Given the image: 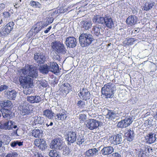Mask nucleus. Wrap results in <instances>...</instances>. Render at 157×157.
<instances>
[{"mask_svg":"<svg viewBox=\"0 0 157 157\" xmlns=\"http://www.w3.org/2000/svg\"><path fill=\"white\" fill-rule=\"evenodd\" d=\"M116 90L115 85L109 82L101 88V93L106 98H112L113 96L114 92Z\"/></svg>","mask_w":157,"mask_h":157,"instance_id":"nucleus-1","label":"nucleus"},{"mask_svg":"<svg viewBox=\"0 0 157 157\" xmlns=\"http://www.w3.org/2000/svg\"><path fill=\"white\" fill-rule=\"evenodd\" d=\"M94 40L92 35L89 33H82L79 37V43L82 47L88 46Z\"/></svg>","mask_w":157,"mask_h":157,"instance_id":"nucleus-2","label":"nucleus"},{"mask_svg":"<svg viewBox=\"0 0 157 157\" xmlns=\"http://www.w3.org/2000/svg\"><path fill=\"white\" fill-rule=\"evenodd\" d=\"M20 72L33 78H36L38 76V72L35 68L29 66H27L25 68L20 70Z\"/></svg>","mask_w":157,"mask_h":157,"instance_id":"nucleus-3","label":"nucleus"},{"mask_svg":"<svg viewBox=\"0 0 157 157\" xmlns=\"http://www.w3.org/2000/svg\"><path fill=\"white\" fill-rule=\"evenodd\" d=\"M52 48L59 54H65L67 50L64 44L59 41H53L51 44Z\"/></svg>","mask_w":157,"mask_h":157,"instance_id":"nucleus-4","label":"nucleus"},{"mask_svg":"<svg viewBox=\"0 0 157 157\" xmlns=\"http://www.w3.org/2000/svg\"><path fill=\"white\" fill-rule=\"evenodd\" d=\"M19 80L20 84L23 88L29 87L30 85L32 83L33 79L27 75L26 74H23L22 73L19 77Z\"/></svg>","mask_w":157,"mask_h":157,"instance_id":"nucleus-5","label":"nucleus"},{"mask_svg":"<svg viewBox=\"0 0 157 157\" xmlns=\"http://www.w3.org/2000/svg\"><path fill=\"white\" fill-rule=\"evenodd\" d=\"M63 142L59 138L54 139L50 144V148L52 149L61 150L63 147Z\"/></svg>","mask_w":157,"mask_h":157,"instance_id":"nucleus-6","label":"nucleus"},{"mask_svg":"<svg viewBox=\"0 0 157 157\" xmlns=\"http://www.w3.org/2000/svg\"><path fill=\"white\" fill-rule=\"evenodd\" d=\"M101 124V122L94 119H88L86 121L85 123L86 127L91 130L97 128Z\"/></svg>","mask_w":157,"mask_h":157,"instance_id":"nucleus-7","label":"nucleus"},{"mask_svg":"<svg viewBox=\"0 0 157 157\" xmlns=\"http://www.w3.org/2000/svg\"><path fill=\"white\" fill-rule=\"evenodd\" d=\"M13 25V22H11L2 27L0 32L1 35L4 36H7L12 30Z\"/></svg>","mask_w":157,"mask_h":157,"instance_id":"nucleus-8","label":"nucleus"},{"mask_svg":"<svg viewBox=\"0 0 157 157\" xmlns=\"http://www.w3.org/2000/svg\"><path fill=\"white\" fill-rule=\"evenodd\" d=\"M77 136L76 132L73 131L68 132L66 139L67 141V144L70 145L71 144L74 143L76 141Z\"/></svg>","mask_w":157,"mask_h":157,"instance_id":"nucleus-9","label":"nucleus"},{"mask_svg":"<svg viewBox=\"0 0 157 157\" xmlns=\"http://www.w3.org/2000/svg\"><path fill=\"white\" fill-rule=\"evenodd\" d=\"M67 113L65 110L60 109L59 112L56 113L55 116V120L56 121H63L67 117Z\"/></svg>","mask_w":157,"mask_h":157,"instance_id":"nucleus-10","label":"nucleus"},{"mask_svg":"<svg viewBox=\"0 0 157 157\" xmlns=\"http://www.w3.org/2000/svg\"><path fill=\"white\" fill-rule=\"evenodd\" d=\"M133 121V119L132 117L126 118L118 122L117 126L119 128H126L129 126Z\"/></svg>","mask_w":157,"mask_h":157,"instance_id":"nucleus-11","label":"nucleus"},{"mask_svg":"<svg viewBox=\"0 0 157 157\" xmlns=\"http://www.w3.org/2000/svg\"><path fill=\"white\" fill-rule=\"evenodd\" d=\"M34 59L36 63L40 64H43L46 60L45 56L41 53L34 54Z\"/></svg>","mask_w":157,"mask_h":157,"instance_id":"nucleus-12","label":"nucleus"},{"mask_svg":"<svg viewBox=\"0 0 157 157\" xmlns=\"http://www.w3.org/2000/svg\"><path fill=\"white\" fill-rule=\"evenodd\" d=\"M65 44L70 48H74L76 45V40L73 36H69L66 38Z\"/></svg>","mask_w":157,"mask_h":157,"instance_id":"nucleus-13","label":"nucleus"},{"mask_svg":"<svg viewBox=\"0 0 157 157\" xmlns=\"http://www.w3.org/2000/svg\"><path fill=\"white\" fill-rule=\"evenodd\" d=\"M80 98L85 100H87L90 98V93L88 90L86 88H83L78 94Z\"/></svg>","mask_w":157,"mask_h":157,"instance_id":"nucleus-14","label":"nucleus"},{"mask_svg":"<svg viewBox=\"0 0 157 157\" xmlns=\"http://www.w3.org/2000/svg\"><path fill=\"white\" fill-rule=\"evenodd\" d=\"M94 35L97 37H100L104 33L105 30L101 25H96L92 28Z\"/></svg>","mask_w":157,"mask_h":157,"instance_id":"nucleus-15","label":"nucleus"},{"mask_svg":"<svg viewBox=\"0 0 157 157\" xmlns=\"http://www.w3.org/2000/svg\"><path fill=\"white\" fill-rule=\"evenodd\" d=\"M34 144L42 151L44 150L47 147L46 142L43 139H36Z\"/></svg>","mask_w":157,"mask_h":157,"instance_id":"nucleus-16","label":"nucleus"},{"mask_svg":"<svg viewBox=\"0 0 157 157\" xmlns=\"http://www.w3.org/2000/svg\"><path fill=\"white\" fill-rule=\"evenodd\" d=\"M26 99L28 101L32 104L38 103L41 100V98L37 95L27 96Z\"/></svg>","mask_w":157,"mask_h":157,"instance_id":"nucleus-17","label":"nucleus"},{"mask_svg":"<svg viewBox=\"0 0 157 157\" xmlns=\"http://www.w3.org/2000/svg\"><path fill=\"white\" fill-rule=\"evenodd\" d=\"M98 150L95 148L89 149L85 153L86 156L88 157H94L98 155Z\"/></svg>","mask_w":157,"mask_h":157,"instance_id":"nucleus-18","label":"nucleus"},{"mask_svg":"<svg viewBox=\"0 0 157 157\" xmlns=\"http://www.w3.org/2000/svg\"><path fill=\"white\" fill-rule=\"evenodd\" d=\"M20 110L21 112V114L23 115H29L32 112L29 109V106L25 104L21 106L20 107Z\"/></svg>","mask_w":157,"mask_h":157,"instance_id":"nucleus-19","label":"nucleus"},{"mask_svg":"<svg viewBox=\"0 0 157 157\" xmlns=\"http://www.w3.org/2000/svg\"><path fill=\"white\" fill-rule=\"evenodd\" d=\"M17 94V92L14 90L5 91V95L10 100H15Z\"/></svg>","mask_w":157,"mask_h":157,"instance_id":"nucleus-20","label":"nucleus"},{"mask_svg":"<svg viewBox=\"0 0 157 157\" xmlns=\"http://www.w3.org/2000/svg\"><path fill=\"white\" fill-rule=\"evenodd\" d=\"M49 65V71L52 72L54 73H58L59 70V66L57 64L54 62L49 63H48Z\"/></svg>","mask_w":157,"mask_h":157,"instance_id":"nucleus-21","label":"nucleus"},{"mask_svg":"<svg viewBox=\"0 0 157 157\" xmlns=\"http://www.w3.org/2000/svg\"><path fill=\"white\" fill-rule=\"evenodd\" d=\"M137 18L134 15L129 16L127 19V24L130 26H132L136 24L137 22Z\"/></svg>","mask_w":157,"mask_h":157,"instance_id":"nucleus-22","label":"nucleus"},{"mask_svg":"<svg viewBox=\"0 0 157 157\" xmlns=\"http://www.w3.org/2000/svg\"><path fill=\"white\" fill-rule=\"evenodd\" d=\"M104 24L109 29H112L114 27L113 21L110 16H105Z\"/></svg>","mask_w":157,"mask_h":157,"instance_id":"nucleus-23","label":"nucleus"},{"mask_svg":"<svg viewBox=\"0 0 157 157\" xmlns=\"http://www.w3.org/2000/svg\"><path fill=\"white\" fill-rule=\"evenodd\" d=\"M43 115L48 119H52L55 116V113L51 110L47 109L43 111Z\"/></svg>","mask_w":157,"mask_h":157,"instance_id":"nucleus-24","label":"nucleus"},{"mask_svg":"<svg viewBox=\"0 0 157 157\" xmlns=\"http://www.w3.org/2000/svg\"><path fill=\"white\" fill-rule=\"evenodd\" d=\"M124 136L125 139L129 141H132L134 139V133L132 130L129 129L125 133Z\"/></svg>","mask_w":157,"mask_h":157,"instance_id":"nucleus-25","label":"nucleus"},{"mask_svg":"<svg viewBox=\"0 0 157 157\" xmlns=\"http://www.w3.org/2000/svg\"><path fill=\"white\" fill-rule=\"evenodd\" d=\"M156 134L154 135L152 133H149L145 137L147 143L150 144L154 143L156 140Z\"/></svg>","mask_w":157,"mask_h":157,"instance_id":"nucleus-26","label":"nucleus"},{"mask_svg":"<svg viewBox=\"0 0 157 157\" xmlns=\"http://www.w3.org/2000/svg\"><path fill=\"white\" fill-rule=\"evenodd\" d=\"M2 113L3 117L4 118H7L10 119L12 116V113L10 109H1L0 110Z\"/></svg>","mask_w":157,"mask_h":157,"instance_id":"nucleus-27","label":"nucleus"},{"mask_svg":"<svg viewBox=\"0 0 157 157\" xmlns=\"http://www.w3.org/2000/svg\"><path fill=\"white\" fill-rule=\"evenodd\" d=\"M114 151L112 147L108 146L104 147L101 150V153L104 155H109L112 153Z\"/></svg>","mask_w":157,"mask_h":157,"instance_id":"nucleus-28","label":"nucleus"},{"mask_svg":"<svg viewBox=\"0 0 157 157\" xmlns=\"http://www.w3.org/2000/svg\"><path fill=\"white\" fill-rule=\"evenodd\" d=\"M123 136L121 133L117 134L113 137V143L115 144H119L122 142Z\"/></svg>","mask_w":157,"mask_h":157,"instance_id":"nucleus-29","label":"nucleus"},{"mask_svg":"<svg viewBox=\"0 0 157 157\" xmlns=\"http://www.w3.org/2000/svg\"><path fill=\"white\" fill-rule=\"evenodd\" d=\"M0 106L2 108L7 107L8 109H10L12 107L13 105L10 101L5 100L0 102Z\"/></svg>","mask_w":157,"mask_h":157,"instance_id":"nucleus-30","label":"nucleus"},{"mask_svg":"<svg viewBox=\"0 0 157 157\" xmlns=\"http://www.w3.org/2000/svg\"><path fill=\"white\" fill-rule=\"evenodd\" d=\"M93 21L94 22L96 23L103 24H105V17H100L99 15H96L94 16Z\"/></svg>","mask_w":157,"mask_h":157,"instance_id":"nucleus-31","label":"nucleus"},{"mask_svg":"<svg viewBox=\"0 0 157 157\" xmlns=\"http://www.w3.org/2000/svg\"><path fill=\"white\" fill-rule=\"evenodd\" d=\"M39 70L41 73L43 74H47L49 71V65L47 64L40 65L39 68Z\"/></svg>","mask_w":157,"mask_h":157,"instance_id":"nucleus-32","label":"nucleus"},{"mask_svg":"<svg viewBox=\"0 0 157 157\" xmlns=\"http://www.w3.org/2000/svg\"><path fill=\"white\" fill-rule=\"evenodd\" d=\"M106 117L109 119L113 120L118 117V114L115 112L109 110L106 115Z\"/></svg>","mask_w":157,"mask_h":157,"instance_id":"nucleus-33","label":"nucleus"},{"mask_svg":"<svg viewBox=\"0 0 157 157\" xmlns=\"http://www.w3.org/2000/svg\"><path fill=\"white\" fill-rule=\"evenodd\" d=\"M45 118L40 116H35L34 117V122L35 124H40L44 125Z\"/></svg>","mask_w":157,"mask_h":157,"instance_id":"nucleus-34","label":"nucleus"},{"mask_svg":"<svg viewBox=\"0 0 157 157\" xmlns=\"http://www.w3.org/2000/svg\"><path fill=\"white\" fill-rule=\"evenodd\" d=\"M154 3L152 2H149L145 3L143 8H142L144 10L148 11L153 8Z\"/></svg>","mask_w":157,"mask_h":157,"instance_id":"nucleus-35","label":"nucleus"},{"mask_svg":"<svg viewBox=\"0 0 157 157\" xmlns=\"http://www.w3.org/2000/svg\"><path fill=\"white\" fill-rule=\"evenodd\" d=\"M80 23L81 27L86 30H88L90 28L92 25L91 22L87 21H82Z\"/></svg>","mask_w":157,"mask_h":157,"instance_id":"nucleus-36","label":"nucleus"},{"mask_svg":"<svg viewBox=\"0 0 157 157\" xmlns=\"http://www.w3.org/2000/svg\"><path fill=\"white\" fill-rule=\"evenodd\" d=\"M86 140V137L83 135L81 134L78 136L77 138L76 143L77 144H82L84 143Z\"/></svg>","mask_w":157,"mask_h":157,"instance_id":"nucleus-37","label":"nucleus"},{"mask_svg":"<svg viewBox=\"0 0 157 157\" xmlns=\"http://www.w3.org/2000/svg\"><path fill=\"white\" fill-rule=\"evenodd\" d=\"M56 150L50 151L49 155L51 157H61V154L58 151Z\"/></svg>","mask_w":157,"mask_h":157,"instance_id":"nucleus-38","label":"nucleus"},{"mask_svg":"<svg viewBox=\"0 0 157 157\" xmlns=\"http://www.w3.org/2000/svg\"><path fill=\"white\" fill-rule=\"evenodd\" d=\"M41 130L39 129H35L32 132V135L35 138H39L41 135Z\"/></svg>","mask_w":157,"mask_h":157,"instance_id":"nucleus-39","label":"nucleus"},{"mask_svg":"<svg viewBox=\"0 0 157 157\" xmlns=\"http://www.w3.org/2000/svg\"><path fill=\"white\" fill-rule=\"evenodd\" d=\"M2 139L1 140L2 141V144H5L6 145H8L10 141V137L8 136L5 135H2Z\"/></svg>","mask_w":157,"mask_h":157,"instance_id":"nucleus-40","label":"nucleus"},{"mask_svg":"<svg viewBox=\"0 0 157 157\" xmlns=\"http://www.w3.org/2000/svg\"><path fill=\"white\" fill-rule=\"evenodd\" d=\"M29 5L34 8H40L42 7L41 4L37 2H35L33 1H31L30 2Z\"/></svg>","mask_w":157,"mask_h":157,"instance_id":"nucleus-41","label":"nucleus"},{"mask_svg":"<svg viewBox=\"0 0 157 157\" xmlns=\"http://www.w3.org/2000/svg\"><path fill=\"white\" fill-rule=\"evenodd\" d=\"M13 122L12 121H10L4 123L6 130H10L13 128Z\"/></svg>","mask_w":157,"mask_h":157,"instance_id":"nucleus-42","label":"nucleus"},{"mask_svg":"<svg viewBox=\"0 0 157 157\" xmlns=\"http://www.w3.org/2000/svg\"><path fill=\"white\" fill-rule=\"evenodd\" d=\"M63 151V154L64 155H67L70 154L71 151L70 149L67 146L65 147L63 146L62 148Z\"/></svg>","mask_w":157,"mask_h":157,"instance_id":"nucleus-43","label":"nucleus"},{"mask_svg":"<svg viewBox=\"0 0 157 157\" xmlns=\"http://www.w3.org/2000/svg\"><path fill=\"white\" fill-rule=\"evenodd\" d=\"M63 88L65 90L68 92L69 90L70 89L71 87L70 85L68 83H66L63 84Z\"/></svg>","mask_w":157,"mask_h":157,"instance_id":"nucleus-44","label":"nucleus"},{"mask_svg":"<svg viewBox=\"0 0 157 157\" xmlns=\"http://www.w3.org/2000/svg\"><path fill=\"white\" fill-rule=\"evenodd\" d=\"M78 105L80 107H85L86 105L85 102L84 101L80 100L77 103Z\"/></svg>","mask_w":157,"mask_h":157,"instance_id":"nucleus-45","label":"nucleus"},{"mask_svg":"<svg viewBox=\"0 0 157 157\" xmlns=\"http://www.w3.org/2000/svg\"><path fill=\"white\" fill-rule=\"evenodd\" d=\"M17 155L16 152H11L8 153L6 157H17Z\"/></svg>","mask_w":157,"mask_h":157,"instance_id":"nucleus-46","label":"nucleus"},{"mask_svg":"<svg viewBox=\"0 0 157 157\" xmlns=\"http://www.w3.org/2000/svg\"><path fill=\"white\" fill-rule=\"evenodd\" d=\"M35 28L34 29V32L35 33H37L41 30V29L40 26L37 25L36 24V25H35Z\"/></svg>","mask_w":157,"mask_h":157,"instance_id":"nucleus-47","label":"nucleus"},{"mask_svg":"<svg viewBox=\"0 0 157 157\" xmlns=\"http://www.w3.org/2000/svg\"><path fill=\"white\" fill-rule=\"evenodd\" d=\"M40 85L44 87H46L48 85L47 82L45 80H42L40 83Z\"/></svg>","mask_w":157,"mask_h":157,"instance_id":"nucleus-48","label":"nucleus"},{"mask_svg":"<svg viewBox=\"0 0 157 157\" xmlns=\"http://www.w3.org/2000/svg\"><path fill=\"white\" fill-rule=\"evenodd\" d=\"M53 124V123L52 122H49V121L46 124L45 123L44 125H45L47 127V128L49 129V128H51Z\"/></svg>","mask_w":157,"mask_h":157,"instance_id":"nucleus-49","label":"nucleus"},{"mask_svg":"<svg viewBox=\"0 0 157 157\" xmlns=\"http://www.w3.org/2000/svg\"><path fill=\"white\" fill-rule=\"evenodd\" d=\"M10 14L8 12H5L3 13L4 18H8L10 17Z\"/></svg>","mask_w":157,"mask_h":157,"instance_id":"nucleus-50","label":"nucleus"},{"mask_svg":"<svg viewBox=\"0 0 157 157\" xmlns=\"http://www.w3.org/2000/svg\"><path fill=\"white\" fill-rule=\"evenodd\" d=\"M8 86H7L5 85H1L0 86V92L8 89Z\"/></svg>","mask_w":157,"mask_h":157,"instance_id":"nucleus-51","label":"nucleus"},{"mask_svg":"<svg viewBox=\"0 0 157 157\" xmlns=\"http://www.w3.org/2000/svg\"><path fill=\"white\" fill-rule=\"evenodd\" d=\"M110 156V157H121V154L117 152L113 153Z\"/></svg>","mask_w":157,"mask_h":157,"instance_id":"nucleus-52","label":"nucleus"},{"mask_svg":"<svg viewBox=\"0 0 157 157\" xmlns=\"http://www.w3.org/2000/svg\"><path fill=\"white\" fill-rule=\"evenodd\" d=\"M28 88L29 87L25 88V89L23 90V92L24 93V94L26 95H27L31 94L30 91H29Z\"/></svg>","mask_w":157,"mask_h":157,"instance_id":"nucleus-53","label":"nucleus"},{"mask_svg":"<svg viewBox=\"0 0 157 157\" xmlns=\"http://www.w3.org/2000/svg\"><path fill=\"white\" fill-rule=\"evenodd\" d=\"M53 18L52 17L48 18L46 20V21L50 24L53 22Z\"/></svg>","mask_w":157,"mask_h":157,"instance_id":"nucleus-54","label":"nucleus"},{"mask_svg":"<svg viewBox=\"0 0 157 157\" xmlns=\"http://www.w3.org/2000/svg\"><path fill=\"white\" fill-rule=\"evenodd\" d=\"M36 25H37L40 26V28H41V29H42L45 27V26L44 25V24H42V22L41 21L37 22L36 23Z\"/></svg>","mask_w":157,"mask_h":157,"instance_id":"nucleus-55","label":"nucleus"},{"mask_svg":"<svg viewBox=\"0 0 157 157\" xmlns=\"http://www.w3.org/2000/svg\"><path fill=\"white\" fill-rule=\"evenodd\" d=\"M16 143V141H14L11 142L10 144V145L12 147H14L17 145Z\"/></svg>","mask_w":157,"mask_h":157,"instance_id":"nucleus-56","label":"nucleus"},{"mask_svg":"<svg viewBox=\"0 0 157 157\" xmlns=\"http://www.w3.org/2000/svg\"><path fill=\"white\" fill-rule=\"evenodd\" d=\"M146 149H147V151L149 153H151L153 151V149L150 146H147Z\"/></svg>","mask_w":157,"mask_h":157,"instance_id":"nucleus-57","label":"nucleus"},{"mask_svg":"<svg viewBox=\"0 0 157 157\" xmlns=\"http://www.w3.org/2000/svg\"><path fill=\"white\" fill-rule=\"evenodd\" d=\"M5 5L3 3L0 4V11L5 8Z\"/></svg>","mask_w":157,"mask_h":157,"instance_id":"nucleus-58","label":"nucleus"},{"mask_svg":"<svg viewBox=\"0 0 157 157\" xmlns=\"http://www.w3.org/2000/svg\"><path fill=\"white\" fill-rule=\"evenodd\" d=\"M51 28H52V26H50L49 27H48L44 31V33H48L49 31L50 30V29H51Z\"/></svg>","mask_w":157,"mask_h":157,"instance_id":"nucleus-59","label":"nucleus"},{"mask_svg":"<svg viewBox=\"0 0 157 157\" xmlns=\"http://www.w3.org/2000/svg\"><path fill=\"white\" fill-rule=\"evenodd\" d=\"M17 142V145H18L19 146H22L23 145V142L19 141L18 140H16Z\"/></svg>","mask_w":157,"mask_h":157,"instance_id":"nucleus-60","label":"nucleus"},{"mask_svg":"<svg viewBox=\"0 0 157 157\" xmlns=\"http://www.w3.org/2000/svg\"><path fill=\"white\" fill-rule=\"evenodd\" d=\"M86 117V116L84 115H83V114H81L80 116V118H82V120L83 121L85 119Z\"/></svg>","mask_w":157,"mask_h":157,"instance_id":"nucleus-61","label":"nucleus"},{"mask_svg":"<svg viewBox=\"0 0 157 157\" xmlns=\"http://www.w3.org/2000/svg\"><path fill=\"white\" fill-rule=\"evenodd\" d=\"M42 24H44V25L46 27L49 24L46 21L42 22Z\"/></svg>","mask_w":157,"mask_h":157,"instance_id":"nucleus-62","label":"nucleus"},{"mask_svg":"<svg viewBox=\"0 0 157 157\" xmlns=\"http://www.w3.org/2000/svg\"><path fill=\"white\" fill-rule=\"evenodd\" d=\"M0 128L2 129H6L4 124L3 125H0Z\"/></svg>","mask_w":157,"mask_h":157,"instance_id":"nucleus-63","label":"nucleus"},{"mask_svg":"<svg viewBox=\"0 0 157 157\" xmlns=\"http://www.w3.org/2000/svg\"><path fill=\"white\" fill-rule=\"evenodd\" d=\"M57 13V12L56 11H55L51 14V16L52 17H54V16L55 15H56Z\"/></svg>","mask_w":157,"mask_h":157,"instance_id":"nucleus-64","label":"nucleus"}]
</instances>
